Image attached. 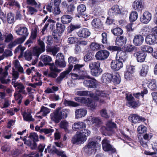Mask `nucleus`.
Here are the masks:
<instances>
[{
    "mask_svg": "<svg viewBox=\"0 0 157 157\" xmlns=\"http://www.w3.org/2000/svg\"><path fill=\"white\" fill-rule=\"evenodd\" d=\"M127 39L125 36H121L117 37L115 40L116 45L120 46L124 45L126 43Z\"/></svg>",
    "mask_w": 157,
    "mask_h": 157,
    "instance_id": "nucleus-29",
    "label": "nucleus"
},
{
    "mask_svg": "<svg viewBox=\"0 0 157 157\" xmlns=\"http://www.w3.org/2000/svg\"><path fill=\"white\" fill-rule=\"evenodd\" d=\"M129 120L134 123H140L141 121H145L144 118L140 117L137 114H131L129 117Z\"/></svg>",
    "mask_w": 157,
    "mask_h": 157,
    "instance_id": "nucleus-19",
    "label": "nucleus"
},
{
    "mask_svg": "<svg viewBox=\"0 0 157 157\" xmlns=\"http://www.w3.org/2000/svg\"><path fill=\"white\" fill-rule=\"evenodd\" d=\"M137 13L136 11L132 12L129 16V20L131 22L135 21L137 18Z\"/></svg>",
    "mask_w": 157,
    "mask_h": 157,
    "instance_id": "nucleus-57",
    "label": "nucleus"
},
{
    "mask_svg": "<svg viewBox=\"0 0 157 157\" xmlns=\"http://www.w3.org/2000/svg\"><path fill=\"white\" fill-rule=\"evenodd\" d=\"M91 24L92 26L95 28H99L102 25L101 21L99 18L94 19L91 22Z\"/></svg>",
    "mask_w": 157,
    "mask_h": 157,
    "instance_id": "nucleus-39",
    "label": "nucleus"
},
{
    "mask_svg": "<svg viewBox=\"0 0 157 157\" xmlns=\"http://www.w3.org/2000/svg\"><path fill=\"white\" fill-rule=\"evenodd\" d=\"M52 36V37L51 36H49L47 37L46 43L49 45H52L54 42L58 43L59 42L60 37L58 33L53 32Z\"/></svg>",
    "mask_w": 157,
    "mask_h": 157,
    "instance_id": "nucleus-8",
    "label": "nucleus"
},
{
    "mask_svg": "<svg viewBox=\"0 0 157 157\" xmlns=\"http://www.w3.org/2000/svg\"><path fill=\"white\" fill-rule=\"evenodd\" d=\"M150 29L147 27H143L141 29L140 32V35L143 36H147L149 35L150 30Z\"/></svg>",
    "mask_w": 157,
    "mask_h": 157,
    "instance_id": "nucleus-55",
    "label": "nucleus"
},
{
    "mask_svg": "<svg viewBox=\"0 0 157 157\" xmlns=\"http://www.w3.org/2000/svg\"><path fill=\"white\" fill-rule=\"evenodd\" d=\"M90 35V33L86 28H82L77 32L78 36L82 38H86Z\"/></svg>",
    "mask_w": 157,
    "mask_h": 157,
    "instance_id": "nucleus-23",
    "label": "nucleus"
},
{
    "mask_svg": "<svg viewBox=\"0 0 157 157\" xmlns=\"http://www.w3.org/2000/svg\"><path fill=\"white\" fill-rule=\"evenodd\" d=\"M84 66V64H75L74 66L72 65H70L66 70L60 74L59 75L56 79V82L60 84L64 78H67V75L71 71L73 67V71L81 75V78L84 79L85 77L89 78L90 76L87 75L86 72L83 68Z\"/></svg>",
    "mask_w": 157,
    "mask_h": 157,
    "instance_id": "nucleus-1",
    "label": "nucleus"
},
{
    "mask_svg": "<svg viewBox=\"0 0 157 157\" xmlns=\"http://www.w3.org/2000/svg\"><path fill=\"white\" fill-rule=\"evenodd\" d=\"M7 17V21L9 24H12L14 22V17L13 14L12 13H8Z\"/></svg>",
    "mask_w": 157,
    "mask_h": 157,
    "instance_id": "nucleus-64",
    "label": "nucleus"
},
{
    "mask_svg": "<svg viewBox=\"0 0 157 157\" xmlns=\"http://www.w3.org/2000/svg\"><path fill=\"white\" fill-rule=\"evenodd\" d=\"M126 98L128 101L127 105L129 107L134 108L136 107L137 105V103L133 97L132 94H126Z\"/></svg>",
    "mask_w": 157,
    "mask_h": 157,
    "instance_id": "nucleus-16",
    "label": "nucleus"
},
{
    "mask_svg": "<svg viewBox=\"0 0 157 157\" xmlns=\"http://www.w3.org/2000/svg\"><path fill=\"white\" fill-rule=\"evenodd\" d=\"M26 4L31 6H34L36 8H40V4L37 3L35 0H26Z\"/></svg>",
    "mask_w": 157,
    "mask_h": 157,
    "instance_id": "nucleus-47",
    "label": "nucleus"
},
{
    "mask_svg": "<svg viewBox=\"0 0 157 157\" xmlns=\"http://www.w3.org/2000/svg\"><path fill=\"white\" fill-rule=\"evenodd\" d=\"M148 70V66L145 64H143L140 70V75L142 76H144L147 74Z\"/></svg>",
    "mask_w": 157,
    "mask_h": 157,
    "instance_id": "nucleus-51",
    "label": "nucleus"
},
{
    "mask_svg": "<svg viewBox=\"0 0 157 157\" xmlns=\"http://www.w3.org/2000/svg\"><path fill=\"white\" fill-rule=\"evenodd\" d=\"M103 149L105 151H109L111 153L116 151L115 149L110 144V141L106 138H105L102 141Z\"/></svg>",
    "mask_w": 157,
    "mask_h": 157,
    "instance_id": "nucleus-10",
    "label": "nucleus"
},
{
    "mask_svg": "<svg viewBox=\"0 0 157 157\" xmlns=\"http://www.w3.org/2000/svg\"><path fill=\"white\" fill-rule=\"evenodd\" d=\"M111 32L114 35L117 36L121 35L123 32L122 29L118 27L112 29L111 30Z\"/></svg>",
    "mask_w": 157,
    "mask_h": 157,
    "instance_id": "nucleus-43",
    "label": "nucleus"
},
{
    "mask_svg": "<svg viewBox=\"0 0 157 157\" xmlns=\"http://www.w3.org/2000/svg\"><path fill=\"white\" fill-rule=\"evenodd\" d=\"M41 61H43L45 65L48 64V63L52 60L51 57L48 55H41L40 58Z\"/></svg>",
    "mask_w": 157,
    "mask_h": 157,
    "instance_id": "nucleus-40",
    "label": "nucleus"
},
{
    "mask_svg": "<svg viewBox=\"0 0 157 157\" xmlns=\"http://www.w3.org/2000/svg\"><path fill=\"white\" fill-rule=\"evenodd\" d=\"M113 74L109 73H105L102 75V81L103 83L107 84L111 82Z\"/></svg>",
    "mask_w": 157,
    "mask_h": 157,
    "instance_id": "nucleus-31",
    "label": "nucleus"
},
{
    "mask_svg": "<svg viewBox=\"0 0 157 157\" xmlns=\"http://www.w3.org/2000/svg\"><path fill=\"white\" fill-rule=\"evenodd\" d=\"M123 63L118 60H112L111 63V69L115 71L119 70L123 67Z\"/></svg>",
    "mask_w": 157,
    "mask_h": 157,
    "instance_id": "nucleus-22",
    "label": "nucleus"
},
{
    "mask_svg": "<svg viewBox=\"0 0 157 157\" xmlns=\"http://www.w3.org/2000/svg\"><path fill=\"white\" fill-rule=\"evenodd\" d=\"M26 38L22 36L21 37L17 38L14 41L11 42L8 45V48L11 49L17 44L22 43L25 40Z\"/></svg>",
    "mask_w": 157,
    "mask_h": 157,
    "instance_id": "nucleus-27",
    "label": "nucleus"
},
{
    "mask_svg": "<svg viewBox=\"0 0 157 157\" xmlns=\"http://www.w3.org/2000/svg\"><path fill=\"white\" fill-rule=\"evenodd\" d=\"M94 58V53L89 52L86 54L84 56L85 61L88 62L92 60Z\"/></svg>",
    "mask_w": 157,
    "mask_h": 157,
    "instance_id": "nucleus-52",
    "label": "nucleus"
},
{
    "mask_svg": "<svg viewBox=\"0 0 157 157\" xmlns=\"http://www.w3.org/2000/svg\"><path fill=\"white\" fill-rule=\"evenodd\" d=\"M68 62L70 65L72 64H76L78 63L79 59L76 57L70 56L68 58Z\"/></svg>",
    "mask_w": 157,
    "mask_h": 157,
    "instance_id": "nucleus-62",
    "label": "nucleus"
},
{
    "mask_svg": "<svg viewBox=\"0 0 157 157\" xmlns=\"http://www.w3.org/2000/svg\"><path fill=\"white\" fill-rule=\"evenodd\" d=\"M132 8L135 10H141L144 7L142 2L139 0H136L133 3Z\"/></svg>",
    "mask_w": 157,
    "mask_h": 157,
    "instance_id": "nucleus-33",
    "label": "nucleus"
},
{
    "mask_svg": "<svg viewBox=\"0 0 157 157\" xmlns=\"http://www.w3.org/2000/svg\"><path fill=\"white\" fill-rule=\"evenodd\" d=\"M147 86L152 90H155L157 88V86L156 84V81L155 79L151 80L148 83Z\"/></svg>",
    "mask_w": 157,
    "mask_h": 157,
    "instance_id": "nucleus-53",
    "label": "nucleus"
},
{
    "mask_svg": "<svg viewBox=\"0 0 157 157\" xmlns=\"http://www.w3.org/2000/svg\"><path fill=\"white\" fill-rule=\"evenodd\" d=\"M15 30L17 35H21L26 38L29 34L27 29L25 27L17 25L16 27Z\"/></svg>",
    "mask_w": 157,
    "mask_h": 157,
    "instance_id": "nucleus-15",
    "label": "nucleus"
},
{
    "mask_svg": "<svg viewBox=\"0 0 157 157\" xmlns=\"http://www.w3.org/2000/svg\"><path fill=\"white\" fill-rule=\"evenodd\" d=\"M64 104L66 106H71L74 107H77L80 105L78 103L66 99L64 100Z\"/></svg>",
    "mask_w": 157,
    "mask_h": 157,
    "instance_id": "nucleus-41",
    "label": "nucleus"
},
{
    "mask_svg": "<svg viewBox=\"0 0 157 157\" xmlns=\"http://www.w3.org/2000/svg\"><path fill=\"white\" fill-rule=\"evenodd\" d=\"M94 97H93L94 99L95 100L99 101L101 103H103L104 102V100H99V97H103L106 99L108 98V93L106 91L101 90H96L95 94Z\"/></svg>",
    "mask_w": 157,
    "mask_h": 157,
    "instance_id": "nucleus-11",
    "label": "nucleus"
},
{
    "mask_svg": "<svg viewBox=\"0 0 157 157\" xmlns=\"http://www.w3.org/2000/svg\"><path fill=\"white\" fill-rule=\"evenodd\" d=\"M97 83V81L94 78L85 80L83 82L84 86L88 88H96Z\"/></svg>",
    "mask_w": 157,
    "mask_h": 157,
    "instance_id": "nucleus-17",
    "label": "nucleus"
},
{
    "mask_svg": "<svg viewBox=\"0 0 157 157\" xmlns=\"http://www.w3.org/2000/svg\"><path fill=\"white\" fill-rule=\"evenodd\" d=\"M27 8L28 12L31 15L36 12L38 11L37 9L40 8H36L35 7H34L31 6H27Z\"/></svg>",
    "mask_w": 157,
    "mask_h": 157,
    "instance_id": "nucleus-60",
    "label": "nucleus"
},
{
    "mask_svg": "<svg viewBox=\"0 0 157 157\" xmlns=\"http://www.w3.org/2000/svg\"><path fill=\"white\" fill-rule=\"evenodd\" d=\"M80 27L81 26L80 25H75L71 24L67 27V32L68 33H71L75 29L80 28Z\"/></svg>",
    "mask_w": 157,
    "mask_h": 157,
    "instance_id": "nucleus-59",
    "label": "nucleus"
},
{
    "mask_svg": "<svg viewBox=\"0 0 157 157\" xmlns=\"http://www.w3.org/2000/svg\"><path fill=\"white\" fill-rule=\"evenodd\" d=\"M102 70L100 67L91 71L92 75L95 76H98L100 75L102 72Z\"/></svg>",
    "mask_w": 157,
    "mask_h": 157,
    "instance_id": "nucleus-58",
    "label": "nucleus"
},
{
    "mask_svg": "<svg viewBox=\"0 0 157 157\" xmlns=\"http://www.w3.org/2000/svg\"><path fill=\"white\" fill-rule=\"evenodd\" d=\"M76 8L75 5L73 3H71L67 6V12L68 13L72 14L75 11Z\"/></svg>",
    "mask_w": 157,
    "mask_h": 157,
    "instance_id": "nucleus-61",
    "label": "nucleus"
},
{
    "mask_svg": "<svg viewBox=\"0 0 157 157\" xmlns=\"http://www.w3.org/2000/svg\"><path fill=\"white\" fill-rule=\"evenodd\" d=\"M138 48L134 45H129L126 48L125 50L129 52H136L137 51Z\"/></svg>",
    "mask_w": 157,
    "mask_h": 157,
    "instance_id": "nucleus-48",
    "label": "nucleus"
},
{
    "mask_svg": "<svg viewBox=\"0 0 157 157\" xmlns=\"http://www.w3.org/2000/svg\"><path fill=\"white\" fill-rule=\"evenodd\" d=\"M113 78L111 82H113L115 84H119L121 81V78L119 75L118 74H112Z\"/></svg>",
    "mask_w": 157,
    "mask_h": 157,
    "instance_id": "nucleus-42",
    "label": "nucleus"
},
{
    "mask_svg": "<svg viewBox=\"0 0 157 157\" xmlns=\"http://www.w3.org/2000/svg\"><path fill=\"white\" fill-rule=\"evenodd\" d=\"M101 116L105 118L108 119L113 115V113L110 111H107L105 109H103L101 112Z\"/></svg>",
    "mask_w": 157,
    "mask_h": 157,
    "instance_id": "nucleus-38",
    "label": "nucleus"
},
{
    "mask_svg": "<svg viewBox=\"0 0 157 157\" xmlns=\"http://www.w3.org/2000/svg\"><path fill=\"white\" fill-rule=\"evenodd\" d=\"M75 100L77 102L84 104L90 107L91 110L95 109L96 105L94 102L89 98L77 97L74 98Z\"/></svg>",
    "mask_w": 157,
    "mask_h": 157,
    "instance_id": "nucleus-6",
    "label": "nucleus"
},
{
    "mask_svg": "<svg viewBox=\"0 0 157 157\" xmlns=\"http://www.w3.org/2000/svg\"><path fill=\"white\" fill-rule=\"evenodd\" d=\"M4 42L9 43L11 41L13 37L12 34L10 33H4Z\"/></svg>",
    "mask_w": 157,
    "mask_h": 157,
    "instance_id": "nucleus-45",
    "label": "nucleus"
},
{
    "mask_svg": "<svg viewBox=\"0 0 157 157\" xmlns=\"http://www.w3.org/2000/svg\"><path fill=\"white\" fill-rule=\"evenodd\" d=\"M134 56L136 58L138 62L142 63L144 61L147 55L141 51H139L134 53Z\"/></svg>",
    "mask_w": 157,
    "mask_h": 157,
    "instance_id": "nucleus-24",
    "label": "nucleus"
},
{
    "mask_svg": "<svg viewBox=\"0 0 157 157\" xmlns=\"http://www.w3.org/2000/svg\"><path fill=\"white\" fill-rule=\"evenodd\" d=\"M144 41V38L141 35H136L134 37L133 42L135 45L139 46L143 43Z\"/></svg>",
    "mask_w": 157,
    "mask_h": 157,
    "instance_id": "nucleus-25",
    "label": "nucleus"
},
{
    "mask_svg": "<svg viewBox=\"0 0 157 157\" xmlns=\"http://www.w3.org/2000/svg\"><path fill=\"white\" fill-rule=\"evenodd\" d=\"M86 126V124L84 122H78L74 124L72 126V129L75 131H78L79 129L85 128Z\"/></svg>",
    "mask_w": 157,
    "mask_h": 157,
    "instance_id": "nucleus-32",
    "label": "nucleus"
},
{
    "mask_svg": "<svg viewBox=\"0 0 157 157\" xmlns=\"http://www.w3.org/2000/svg\"><path fill=\"white\" fill-rule=\"evenodd\" d=\"M145 41L147 44L154 45L157 43V35L152 33L147 35L145 38Z\"/></svg>",
    "mask_w": 157,
    "mask_h": 157,
    "instance_id": "nucleus-20",
    "label": "nucleus"
},
{
    "mask_svg": "<svg viewBox=\"0 0 157 157\" xmlns=\"http://www.w3.org/2000/svg\"><path fill=\"white\" fill-rule=\"evenodd\" d=\"M121 13L119 6L117 5H115L109 10L108 13L110 16L114 17L116 16L117 14L120 13Z\"/></svg>",
    "mask_w": 157,
    "mask_h": 157,
    "instance_id": "nucleus-26",
    "label": "nucleus"
},
{
    "mask_svg": "<svg viewBox=\"0 0 157 157\" xmlns=\"http://www.w3.org/2000/svg\"><path fill=\"white\" fill-rule=\"evenodd\" d=\"M56 59L55 63H49L50 71L48 74V77L53 78H56L58 76V73L61 70L57 68L58 65L60 67L64 68L66 66V63L65 62L63 55L60 53H58L56 56Z\"/></svg>",
    "mask_w": 157,
    "mask_h": 157,
    "instance_id": "nucleus-2",
    "label": "nucleus"
},
{
    "mask_svg": "<svg viewBox=\"0 0 157 157\" xmlns=\"http://www.w3.org/2000/svg\"><path fill=\"white\" fill-rule=\"evenodd\" d=\"M151 14L148 11H146L140 17V21L142 23L146 24L151 21Z\"/></svg>",
    "mask_w": 157,
    "mask_h": 157,
    "instance_id": "nucleus-21",
    "label": "nucleus"
},
{
    "mask_svg": "<svg viewBox=\"0 0 157 157\" xmlns=\"http://www.w3.org/2000/svg\"><path fill=\"white\" fill-rule=\"evenodd\" d=\"M50 109L47 107L42 106L40 111V112L42 113L41 114L43 116H46L50 112Z\"/></svg>",
    "mask_w": 157,
    "mask_h": 157,
    "instance_id": "nucleus-54",
    "label": "nucleus"
},
{
    "mask_svg": "<svg viewBox=\"0 0 157 157\" xmlns=\"http://www.w3.org/2000/svg\"><path fill=\"white\" fill-rule=\"evenodd\" d=\"M89 119V121H90V120H91L92 123L93 124H95V125L97 127H98L101 123V120L98 117H90Z\"/></svg>",
    "mask_w": 157,
    "mask_h": 157,
    "instance_id": "nucleus-49",
    "label": "nucleus"
},
{
    "mask_svg": "<svg viewBox=\"0 0 157 157\" xmlns=\"http://www.w3.org/2000/svg\"><path fill=\"white\" fill-rule=\"evenodd\" d=\"M54 143L55 145H51L50 144L48 146L47 149L49 153H52L53 154H57L59 151V150L56 148V147H62L63 145L61 143L57 142H55Z\"/></svg>",
    "mask_w": 157,
    "mask_h": 157,
    "instance_id": "nucleus-18",
    "label": "nucleus"
},
{
    "mask_svg": "<svg viewBox=\"0 0 157 157\" xmlns=\"http://www.w3.org/2000/svg\"><path fill=\"white\" fill-rule=\"evenodd\" d=\"M99 146L98 143L95 141L89 139L88 140V144L83 148V151L88 154H91L92 150Z\"/></svg>",
    "mask_w": 157,
    "mask_h": 157,
    "instance_id": "nucleus-7",
    "label": "nucleus"
},
{
    "mask_svg": "<svg viewBox=\"0 0 157 157\" xmlns=\"http://www.w3.org/2000/svg\"><path fill=\"white\" fill-rule=\"evenodd\" d=\"M127 56L125 51H118L116 55V59L123 63L126 59Z\"/></svg>",
    "mask_w": 157,
    "mask_h": 157,
    "instance_id": "nucleus-28",
    "label": "nucleus"
},
{
    "mask_svg": "<svg viewBox=\"0 0 157 157\" xmlns=\"http://www.w3.org/2000/svg\"><path fill=\"white\" fill-rule=\"evenodd\" d=\"M86 8L85 5L81 4L78 5L77 8L78 14L76 16L79 18L81 16L84 17L85 19H89L88 15L85 14Z\"/></svg>",
    "mask_w": 157,
    "mask_h": 157,
    "instance_id": "nucleus-13",
    "label": "nucleus"
},
{
    "mask_svg": "<svg viewBox=\"0 0 157 157\" xmlns=\"http://www.w3.org/2000/svg\"><path fill=\"white\" fill-rule=\"evenodd\" d=\"M56 29L59 33H62L63 32L65 29V26L63 25L57 23L56 24Z\"/></svg>",
    "mask_w": 157,
    "mask_h": 157,
    "instance_id": "nucleus-63",
    "label": "nucleus"
},
{
    "mask_svg": "<svg viewBox=\"0 0 157 157\" xmlns=\"http://www.w3.org/2000/svg\"><path fill=\"white\" fill-rule=\"evenodd\" d=\"M24 120L27 121H33L34 119L33 118L31 112L30 111L25 112L23 114Z\"/></svg>",
    "mask_w": 157,
    "mask_h": 157,
    "instance_id": "nucleus-36",
    "label": "nucleus"
},
{
    "mask_svg": "<svg viewBox=\"0 0 157 157\" xmlns=\"http://www.w3.org/2000/svg\"><path fill=\"white\" fill-rule=\"evenodd\" d=\"M77 95L81 96H89L93 98L94 97L95 95L92 92L89 91H77L76 92Z\"/></svg>",
    "mask_w": 157,
    "mask_h": 157,
    "instance_id": "nucleus-35",
    "label": "nucleus"
},
{
    "mask_svg": "<svg viewBox=\"0 0 157 157\" xmlns=\"http://www.w3.org/2000/svg\"><path fill=\"white\" fill-rule=\"evenodd\" d=\"M87 111L86 109L83 108L76 109L75 111L76 119H78L84 117L87 114Z\"/></svg>",
    "mask_w": 157,
    "mask_h": 157,
    "instance_id": "nucleus-30",
    "label": "nucleus"
},
{
    "mask_svg": "<svg viewBox=\"0 0 157 157\" xmlns=\"http://www.w3.org/2000/svg\"><path fill=\"white\" fill-rule=\"evenodd\" d=\"M68 123L66 120L62 121L60 123V128L64 129L65 132H69V130L68 128Z\"/></svg>",
    "mask_w": 157,
    "mask_h": 157,
    "instance_id": "nucleus-44",
    "label": "nucleus"
},
{
    "mask_svg": "<svg viewBox=\"0 0 157 157\" xmlns=\"http://www.w3.org/2000/svg\"><path fill=\"white\" fill-rule=\"evenodd\" d=\"M58 107L50 114L51 120L56 123H59L61 120L67 118L70 113V110L68 109H63Z\"/></svg>",
    "mask_w": 157,
    "mask_h": 157,
    "instance_id": "nucleus-4",
    "label": "nucleus"
},
{
    "mask_svg": "<svg viewBox=\"0 0 157 157\" xmlns=\"http://www.w3.org/2000/svg\"><path fill=\"white\" fill-rule=\"evenodd\" d=\"M89 66L90 69L91 71L93 70L96 68H98L100 67V63L98 62H92L90 63L89 64Z\"/></svg>",
    "mask_w": 157,
    "mask_h": 157,
    "instance_id": "nucleus-56",
    "label": "nucleus"
},
{
    "mask_svg": "<svg viewBox=\"0 0 157 157\" xmlns=\"http://www.w3.org/2000/svg\"><path fill=\"white\" fill-rule=\"evenodd\" d=\"M106 128L105 127H103L102 128L105 129V131L103 134L105 136H109L113 132L112 129L113 128L116 127V124L114 122H112L111 121H108L106 123Z\"/></svg>",
    "mask_w": 157,
    "mask_h": 157,
    "instance_id": "nucleus-9",
    "label": "nucleus"
},
{
    "mask_svg": "<svg viewBox=\"0 0 157 157\" xmlns=\"http://www.w3.org/2000/svg\"><path fill=\"white\" fill-rule=\"evenodd\" d=\"M37 29L36 28H35L32 30L31 36L30 38L26 42V43H32L33 42V40L35 39L37 36Z\"/></svg>",
    "mask_w": 157,
    "mask_h": 157,
    "instance_id": "nucleus-34",
    "label": "nucleus"
},
{
    "mask_svg": "<svg viewBox=\"0 0 157 157\" xmlns=\"http://www.w3.org/2000/svg\"><path fill=\"white\" fill-rule=\"evenodd\" d=\"M16 88L18 90V93H22L24 94H27V93L25 90V87L22 83H19L17 86H16Z\"/></svg>",
    "mask_w": 157,
    "mask_h": 157,
    "instance_id": "nucleus-50",
    "label": "nucleus"
},
{
    "mask_svg": "<svg viewBox=\"0 0 157 157\" xmlns=\"http://www.w3.org/2000/svg\"><path fill=\"white\" fill-rule=\"evenodd\" d=\"M140 49L144 52L149 53L152 52L153 51V48L149 45H143L140 47Z\"/></svg>",
    "mask_w": 157,
    "mask_h": 157,
    "instance_id": "nucleus-46",
    "label": "nucleus"
},
{
    "mask_svg": "<svg viewBox=\"0 0 157 157\" xmlns=\"http://www.w3.org/2000/svg\"><path fill=\"white\" fill-rule=\"evenodd\" d=\"M38 44L40 47L34 48L33 53L29 52H26L25 54V59L28 61L32 59L33 56L35 57V60L32 63V64L33 65H35L37 62L40 54L45 50L44 43L43 41L39 40Z\"/></svg>",
    "mask_w": 157,
    "mask_h": 157,
    "instance_id": "nucleus-3",
    "label": "nucleus"
},
{
    "mask_svg": "<svg viewBox=\"0 0 157 157\" xmlns=\"http://www.w3.org/2000/svg\"><path fill=\"white\" fill-rule=\"evenodd\" d=\"M90 132L88 129H82L77 132V135L73 137L71 140L73 144H82L86 141L87 136L89 135Z\"/></svg>",
    "mask_w": 157,
    "mask_h": 157,
    "instance_id": "nucleus-5",
    "label": "nucleus"
},
{
    "mask_svg": "<svg viewBox=\"0 0 157 157\" xmlns=\"http://www.w3.org/2000/svg\"><path fill=\"white\" fill-rule=\"evenodd\" d=\"M94 97H93L94 99L95 100L99 101L101 103H103L104 102V100H99V97H103L106 99L108 98V93L106 91L101 90H96L95 94Z\"/></svg>",
    "mask_w": 157,
    "mask_h": 157,
    "instance_id": "nucleus-12",
    "label": "nucleus"
},
{
    "mask_svg": "<svg viewBox=\"0 0 157 157\" xmlns=\"http://www.w3.org/2000/svg\"><path fill=\"white\" fill-rule=\"evenodd\" d=\"M109 54V51L104 50L98 52L96 54L95 56L96 59L98 60H103L108 58Z\"/></svg>",
    "mask_w": 157,
    "mask_h": 157,
    "instance_id": "nucleus-14",
    "label": "nucleus"
},
{
    "mask_svg": "<svg viewBox=\"0 0 157 157\" xmlns=\"http://www.w3.org/2000/svg\"><path fill=\"white\" fill-rule=\"evenodd\" d=\"M73 18L72 17L68 15H64L61 18V21L63 24H67L70 23Z\"/></svg>",
    "mask_w": 157,
    "mask_h": 157,
    "instance_id": "nucleus-37",
    "label": "nucleus"
}]
</instances>
